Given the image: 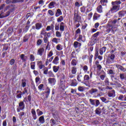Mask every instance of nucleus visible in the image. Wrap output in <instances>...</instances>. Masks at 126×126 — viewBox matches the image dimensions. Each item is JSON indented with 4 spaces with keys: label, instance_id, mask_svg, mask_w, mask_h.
Masks as SVG:
<instances>
[{
    "label": "nucleus",
    "instance_id": "f257e3e1",
    "mask_svg": "<svg viewBox=\"0 0 126 126\" xmlns=\"http://www.w3.org/2000/svg\"><path fill=\"white\" fill-rule=\"evenodd\" d=\"M115 55L111 54L110 56H109L106 60V63L107 64H111V63H114V61L115 60Z\"/></svg>",
    "mask_w": 126,
    "mask_h": 126
},
{
    "label": "nucleus",
    "instance_id": "f03ea898",
    "mask_svg": "<svg viewBox=\"0 0 126 126\" xmlns=\"http://www.w3.org/2000/svg\"><path fill=\"white\" fill-rule=\"evenodd\" d=\"M25 108V104H24V102H23V101H21L19 103V107L17 109V112L18 113H19L20 111H22L24 110Z\"/></svg>",
    "mask_w": 126,
    "mask_h": 126
},
{
    "label": "nucleus",
    "instance_id": "7ed1b4c3",
    "mask_svg": "<svg viewBox=\"0 0 126 126\" xmlns=\"http://www.w3.org/2000/svg\"><path fill=\"white\" fill-rule=\"evenodd\" d=\"M120 7H121V6L120 5H113L110 11L112 13L117 12V11H119V10H120Z\"/></svg>",
    "mask_w": 126,
    "mask_h": 126
},
{
    "label": "nucleus",
    "instance_id": "20e7f679",
    "mask_svg": "<svg viewBox=\"0 0 126 126\" xmlns=\"http://www.w3.org/2000/svg\"><path fill=\"white\" fill-rule=\"evenodd\" d=\"M48 83L50 84L52 86H54L55 84H56V82H57V80L55 78H49L48 79Z\"/></svg>",
    "mask_w": 126,
    "mask_h": 126
},
{
    "label": "nucleus",
    "instance_id": "39448f33",
    "mask_svg": "<svg viewBox=\"0 0 126 126\" xmlns=\"http://www.w3.org/2000/svg\"><path fill=\"white\" fill-rule=\"evenodd\" d=\"M104 85L101 84V86H99L98 88L100 91H104V90H106V89H112L111 87H109V86H107L105 88L103 87Z\"/></svg>",
    "mask_w": 126,
    "mask_h": 126
},
{
    "label": "nucleus",
    "instance_id": "423d86ee",
    "mask_svg": "<svg viewBox=\"0 0 126 126\" xmlns=\"http://www.w3.org/2000/svg\"><path fill=\"white\" fill-rule=\"evenodd\" d=\"M37 65L38 66L39 69H42L45 67V65L43 64V62L42 61H38L37 62Z\"/></svg>",
    "mask_w": 126,
    "mask_h": 126
},
{
    "label": "nucleus",
    "instance_id": "0eeeda50",
    "mask_svg": "<svg viewBox=\"0 0 126 126\" xmlns=\"http://www.w3.org/2000/svg\"><path fill=\"white\" fill-rule=\"evenodd\" d=\"M59 61H60V58L59 57L57 56L53 60L52 63H54V64H56V65H57V64H59Z\"/></svg>",
    "mask_w": 126,
    "mask_h": 126
},
{
    "label": "nucleus",
    "instance_id": "6e6552de",
    "mask_svg": "<svg viewBox=\"0 0 126 126\" xmlns=\"http://www.w3.org/2000/svg\"><path fill=\"white\" fill-rule=\"evenodd\" d=\"M31 113L32 115L33 120H37V115H36V111H35V109H32Z\"/></svg>",
    "mask_w": 126,
    "mask_h": 126
},
{
    "label": "nucleus",
    "instance_id": "1a4fd4ad",
    "mask_svg": "<svg viewBox=\"0 0 126 126\" xmlns=\"http://www.w3.org/2000/svg\"><path fill=\"white\" fill-rule=\"evenodd\" d=\"M106 50H107V47H103L101 48H100L99 49V54L102 56L104 53L106 52Z\"/></svg>",
    "mask_w": 126,
    "mask_h": 126
},
{
    "label": "nucleus",
    "instance_id": "9d476101",
    "mask_svg": "<svg viewBox=\"0 0 126 126\" xmlns=\"http://www.w3.org/2000/svg\"><path fill=\"white\" fill-rule=\"evenodd\" d=\"M44 51H45V49H44V48H43L38 49L37 50V55H39V56H42Z\"/></svg>",
    "mask_w": 126,
    "mask_h": 126
},
{
    "label": "nucleus",
    "instance_id": "9b49d317",
    "mask_svg": "<svg viewBox=\"0 0 126 126\" xmlns=\"http://www.w3.org/2000/svg\"><path fill=\"white\" fill-rule=\"evenodd\" d=\"M77 72V67L74 66L71 68V72L72 74H76Z\"/></svg>",
    "mask_w": 126,
    "mask_h": 126
},
{
    "label": "nucleus",
    "instance_id": "f8f14e48",
    "mask_svg": "<svg viewBox=\"0 0 126 126\" xmlns=\"http://www.w3.org/2000/svg\"><path fill=\"white\" fill-rule=\"evenodd\" d=\"M38 120L40 124H43L45 123V118H44V116L40 117Z\"/></svg>",
    "mask_w": 126,
    "mask_h": 126
},
{
    "label": "nucleus",
    "instance_id": "ddd939ff",
    "mask_svg": "<svg viewBox=\"0 0 126 126\" xmlns=\"http://www.w3.org/2000/svg\"><path fill=\"white\" fill-rule=\"evenodd\" d=\"M62 14H63V12H62L61 9H57V12H56L55 16L56 17H59V16H60V15H62Z\"/></svg>",
    "mask_w": 126,
    "mask_h": 126
},
{
    "label": "nucleus",
    "instance_id": "4468645a",
    "mask_svg": "<svg viewBox=\"0 0 126 126\" xmlns=\"http://www.w3.org/2000/svg\"><path fill=\"white\" fill-rule=\"evenodd\" d=\"M60 30L62 32H63V31H64V23H63V22L61 23L60 26Z\"/></svg>",
    "mask_w": 126,
    "mask_h": 126
},
{
    "label": "nucleus",
    "instance_id": "2eb2a0df",
    "mask_svg": "<svg viewBox=\"0 0 126 126\" xmlns=\"http://www.w3.org/2000/svg\"><path fill=\"white\" fill-rule=\"evenodd\" d=\"M56 4V2L52 1L48 5L49 8H54L55 7V5Z\"/></svg>",
    "mask_w": 126,
    "mask_h": 126
},
{
    "label": "nucleus",
    "instance_id": "dca6fc26",
    "mask_svg": "<svg viewBox=\"0 0 126 126\" xmlns=\"http://www.w3.org/2000/svg\"><path fill=\"white\" fill-rule=\"evenodd\" d=\"M100 18V15L98 14L97 13H95L94 15L93 19L94 20H97Z\"/></svg>",
    "mask_w": 126,
    "mask_h": 126
},
{
    "label": "nucleus",
    "instance_id": "f3484780",
    "mask_svg": "<svg viewBox=\"0 0 126 126\" xmlns=\"http://www.w3.org/2000/svg\"><path fill=\"white\" fill-rule=\"evenodd\" d=\"M35 28L36 30H40L42 28V24L37 23L35 24Z\"/></svg>",
    "mask_w": 126,
    "mask_h": 126
},
{
    "label": "nucleus",
    "instance_id": "a211bd4d",
    "mask_svg": "<svg viewBox=\"0 0 126 126\" xmlns=\"http://www.w3.org/2000/svg\"><path fill=\"white\" fill-rule=\"evenodd\" d=\"M98 92V90L96 89H92L89 91V93L91 94L92 95H93V94H95L96 92Z\"/></svg>",
    "mask_w": 126,
    "mask_h": 126
},
{
    "label": "nucleus",
    "instance_id": "6ab92c4d",
    "mask_svg": "<svg viewBox=\"0 0 126 126\" xmlns=\"http://www.w3.org/2000/svg\"><path fill=\"white\" fill-rule=\"evenodd\" d=\"M98 56H99V48L96 47L95 49V55H94L95 60L97 59Z\"/></svg>",
    "mask_w": 126,
    "mask_h": 126
},
{
    "label": "nucleus",
    "instance_id": "aec40b11",
    "mask_svg": "<svg viewBox=\"0 0 126 126\" xmlns=\"http://www.w3.org/2000/svg\"><path fill=\"white\" fill-rule=\"evenodd\" d=\"M126 14V11H121L119 12V15L120 17H123V16H125Z\"/></svg>",
    "mask_w": 126,
    "mask_h": 126
},
{
    "label": "nucleus",
    "instance_id": "412c9836",
    "mask_svg": "<svg viewBox=\"0 0 126 126\" xmlns=\"http://www.w3.org/2000/svg\"><path fill=\"white\" fill-rule=\"evenodd\" d=\"M81 46V43H79L77 41H75L74 42V48H78Z\"/></svg>",
    "mask_w": 126,
    "mask_h": 126
},
{
    "label": "nucleus",
    "instance_id": "4be33fe9",
    "mask_svg": "<svg viewBox=\"0 0 126 126\" xmlns=\"http://www.w3.org/2000/svg\"><path fill=\"white\" fill-rule=\"evenodd\" d=\"M52 41L53 43H55V44H59V42L60 41H61V39L60 38H53Z\"/></svg>",
    "mask_w": 126,
    "mask_h": 126
},
{
    "label": "nucleus",
    "instance_id": "5701e85b",
    "mask_svg": "<svg viewBox=\"0 0 126 126\" xmlns=\"http://www.w3.org/2000/svg\"><path fill=\"white\" fill-rule=\"evenodd\" d=\"M121 3H122V2L120 0H116L115 1L112 2V5H119V4H121Z\"/></svg>",
    "mask_w": 126,
    "mask_h": 126
},
{
    "label": "nucleus",
    "instance_id": "b1692460",
    "mask_svg": "<svg viewBox=\"0 0 126 126\" xmlns=\"http://www.w3.org/2000/svg\"><path fill=\"white\" fill-rule=\"evenodd\" d=\"M116 67L120 69V70H122V71H126V68H124L122 66H121L119 64L116 65Z\"/></svg>",
    "mask_w": 126,
    "mask_h": 126
},
{
    "label": "nucleus",
    "instance_id": "393cba45",
    "mask_svg": "<svg viewBox=\"0 0 126 126\" xmlns=\"http://www.w3.org/2000/svg\"><path fill=\"white\" fill-rule=\"evenodd\" d=\"M71 64L73 66H75L77 64V61L75 59H73L71 62Z\"/></svg>",
    "mask_w": 126,
    "mask_h": 126
},
{
    "label": "nucleus",
    "instance_id": "a878e982",
    "mask_svg": "<svg viewBox=\"0 0 126 126\" xmlns=\"http://www.w3.org/2000/svg\"><path fill=\"white\" fill-rule=\"evenodd\" d=\"M77 85V82H76V80L74 79V80H72L71 83V86L75 87Z\"/></svg>",
    "mask_w": 126,
    "mask_h": 126
},
{
    "label": "nucleus",
    "instance_id": "bb28decb",
    "mask_svg": "<svg viewBox=\"0 0 126 126\" xmlns=\"http://www.w3.org/2000/svg\"><path fill=\"white\" fill-rule=\"evenodd\" d=\"M38 90H40V91H44L45 90L44 89V84H41L39 85L38 87Z\"/></svg>",
    "mask_w": 126,
    "mask_h": 126
},
{
    "label": "nucleus",
    "instance_id": "cd10ccee",
    "mask_svg": "<svg viewBox=\"0 0 126 126\" xmlns=\"http://www.w3.org/2000/svg\"><path fill=\"white\" fill-rule=\"evenodd\" d=\"M50 30H54V26H48L46 28V31H50Z\"/></svg>",
    "mask_w": 126,
    "mask_h": 126
},
{
    "label": "nucleus",
    "instance_id": "c85d7f7f",
    "mask_svg": "<svg viewBox=\"0 0 126 126\" xmlns=\"http://www.w3.org/2000/svg\"><path fill=\"white\" fill-rule=\"evenodd\" d=\"M53 71L56 73L57 71H59V69H60V66H54L53 67Z\"/></svg>",
    "mask_w": 126,
    "mask_h": 126
},
{
    "label": "nucleus",
    "instance_id": "c756f323",
    "mask_svg": "<svg viewBox=\"0 0 126 126\" xmlns=\"http://www.w3.org/2000/svg\"><path fill=\"white\" fill-rule=\"evenodd\" d=\"M56 49L58 51H62L63 50V46L61 44H58L56 46Z\"/></svg>",
    "mask_w": 126,
    "mask_h": 126
},
{
    "label": "nucleus",
    "instance_id": "7c9ffc66",
    "mask_svg": "<svg viewBox=\"0 0 126 126\" xmlns=\"http://www.w3.org/2000/svg\"><path fill=\"white\" fill-rule=\"evenodd\" d=\"M108 96L112 97L113 98H114V97L115 96V90H113L112 93H109L108 94Z\"/></svg>",
    "mask_w": 126,
    "mask_h": 126
},
{
    "label": "nucleus",
    "instance_id": "2f4dec72",
    "mask_svg": "<svg viewBox=\"0 0 126 126\" xmlns=\"http://www.w3.org/2000/svg\"><path fill=\"white\" fill-rule=\"evenodd\" d=\"M97 10L99 13H101V12H103V10H102V6L101 5H99L97 7Z\"/></svg>",
    "mask_w": 126,
    "mask_h": 126
},
{
    "label": "nucleus",
    "instance_id": "473e14b6",
    "mask_svg": "<svg viewBox=\"0 0 126 126\" xmlns=\"http://www.w3.org/2000/svg\"><path fill=\"white\" fill-rule=\"evenodd\" d=\"M112 27L111 26L108 25L107 26L106 32H107V33H109L111 31V30L112 29Z\"/></svg>",
    "mask_w": 126,
    "mask_h": 126
},
{
    "label": "nucleus",
    "instance_id": "72a5a7b5",
    "mask_svg": "<svg viewBox=\"0 0 126 126\" xmlns=\"http://www.w3.org/2000/svg\"><path fill=\"white\" fill-rule=\"evenodd\" d=\"M100 99L101 100L102 102H103V103H109V102H111L109 101H107V99L104 97H100Z\"/></svg>",
    "mask_w": 126,
    "mask_h": 126
},
{
    "label": "nucleus",
    "instance_id": "f704fd0d",
    "mask_svg": "<svg viewBox=\"0 0 126 126\" xmlns=\"http://www.w3.org/2000/svg\"><path fill=\"white\" fill-rule=\"evenodd\" d=\"M120 76L121 79H125L126 80V74H120Z\"/></svg>",
    "mask_w": 126,
    "mask_h": 126
},
{
    "label": "nucleus",
    "instance_id": "c9c22d12",
    "mask_svg": "<svg viewBox=\"0 0 126 126\" xmlns=\"http://www.w3.org/2000/svg\"><path fill=\"white\" fill-rule=\"evenodd\" d=\"M101 4L102 5H107V3L108 1L107 0H101L100 1Z\"/></svg>",
    "mask_w": 126,
    "mask_h": 126
},
{
    "label": "nucleus",
    "instance_id": "e433bc0d",
    "mask_svg": "<svg viewBox=\"0 0 126 126\" xmlns=\"http://www.w3.org/2000/svg\"><path fill=\"white\" fill-rule=\"evenodd\" d=\"M36 113L38 116H42V115H43V112L41 111L39 109L36 110Z\"/></svg>",
    "mask_w": 126,
    "mask_h": 126
},
{
    "label": "nucleus",
    "instance_id": "4c0bfd02",
    "mask_svg": "<svg viewBox=\"0 0 126 126\" xmlns=\"http://www.w3.org/2000/svg\"><path fill=\"white\" fill-rule=\"evenodd\" d=\"M48 75L49 76V77H55L56 76H55V74H54V73H53V71H49L48 72Z\"/></svg>",
    "mask_w": 126,
    "mask_h": 126
},
{
    "label": "nucleus",
    "instance_id": "58836bf2",
    "mask_svg": "<svg viewBox=\"0 0 126 126\" xmlns=\"http://www.w3.org/2000/svg\"><path fill=\"white\" fill-rule=\"evenodd\" d=\"M47 34V32H46V30L45 29H42L40 32V35H43V36H45Z\"/></svg>",
    "mask_w": 126,
    "mask_h": 126
},
{
    "label": "nucleus",
    "instance_id": "ea45409f",
    "mask_svg": "<svg viewBox=\"0 0 126 126\" xmlns=\"http://www.w3.org/2000/svg\"><path fill=\"white\" fill-rule=\"evenodd\" d=\"M83 37H82V35H79V37L78 38V40L77 41H79V42H85V40H82L83 39Z\"/></svg>",
    "mask_w": 126,
    "mask_h": 126
},
{
    "label": "nucleus",
    "instance_id": "a19ab883",
    "mask_svg": "<svg viewBox=\"0 0 126 126\" xmlns=\"http://www.w3.org/2000/svg\"><path fill=\"white\" fill-rule=\"evenodd\" d=\"M56 36L58 37V38H61V37H62V33L60 32L57 31L56 32Z\"/></svg>",
    "mask_w": 126,
    "mask_h": 126
},
{
    "label": "nucleus",
    "instance_id": "79ce46f5",
    "mask_svg": "<svg viewBox=\"0 0 126 126\" xmlns=\"http://www.w3.org/2000/svg\"><path fill=\"white\" fill-rule=\"evenodd\" d=\"M30 60L31 62H34V61H35V56H34L33 55L31 54L30 55Z\"/></svg>",
    "mask_w": 126,
    "mask_h": 126
},
{
    "label": "nucleus",
    "instance_id": "37998d69",
    "mask_svg": "<svg viewBox=\"0 0 126 126\" xmlns=\"http://www.w3.org/2000/svg\"><path fill=\"white\" fill-rule=\"evenodd\" d=\"M22 86L24 88L26 86V80H22Z\"/></svg>",
    "mask_w": 126,
    "mask_h": 126
},
{
    "label": "nucleus",
    "instance_id": "c03bdc74",
    "mask_svg": "<svg viewBox=\"0 0 126 126\" xmlns=\"http://www.w3.org/2000/svg\"><path fill=\"white\" fill-rule=\"evenodd\" d=\"M95 101H96V99H90V102L91 105H93V106L95 105Z\"/></svg>",
    "mask_w": 126,
    "mask_h": 126
},
{
    "label": "nucleus",
    "instance_id": "a18cd8bd",
    "mask_svg": "<svg viewBox=\"0 0 126 126\" xmlns=\"http://www.w3.org/2000/svg\"><path fill=\"white\" fill-rule=\"evenodd\" d=\"M63 20V17L61 16L59 18L57 19L58 22H62Z\"/></svg>",
    "mask_w": 126,
    "mask_h": 126
},
{
    "label": "nucleus",
    "instance_id": "49530a36",
    "mask_svg": "<svg viewBox=\"0 0 126 126\" xmlns=\"http://www.w3.org/2000/svg\"><path fill=\"white\" fill-rule=\"evenodd\" d=\"M83 70H84V72H87V70H88V66L87 65H85L83 67Z\"/></svg>",
    "mask_w": 126,
    "mask_h": 126
},
{
    "label": "nucleus",
    "instance_id": "de8ad7c7",
    "mask_svg": "<svg viewBox=\"0 0 126 126\" xmlns=\"http://www.w3.org/2000/svg\"><path fill=\"white\" fill-rule=\"evenodd\" d=\"M53 55H54V53H53V51H50L49 52V53H48V55H47V58H51V57H52V56H53Z\"/></svg>",
    "mask_w": 126,
    "mask_h": 126
},
{
    "label": "nucleus",
    "instance_id": "09e8293b",
    "mask_svg": "<svg viewBox=\"0 0 126 126\" xmlns=\"http://www.w3.org/2000/svg\"><path fill=\"white\" fill-rule=\"evenodd\" d=\"M20 58L23 62H25V55L24 54L21 55Z\"/></svg>",
    "mask_w": 126,
    "mask_h": 126
},
{
    "label": "nucleus",
    "instance_id": "8fccbe9b",
    "mask_svg": "<svg viewBox=\"0 0 126 126\" xmlns=\"http://www.w3.org/2000/svg\"><path fill=\"white\" fill-rule=\"evenodd\" d=\"M69 38V33L68 32H66L65 33V40H68Z\"/></svg>",
    "mask_w": 126,
    "mask_h": 126
},
{
    "label": "nucleus",
    "instance_id": "3c124183",
    "mask_svg": "<svg viewBox=\"0 0 126 126\" xmlns=\"http://www.w3.org/2000/svg\"><path fill=\"white\" fill-rule=\"evenodd\" d=\"M50 123H51V124H52V125H53V126H55V125H56V124H57V122H56V121H55V120H54V119H51V120H50Z\"/></svg>",
    "mask_w": 126,
    "mask_h": 126
},
{
    "label": "nucleus",
    "instance_id": "603ef678",
    "mask_svg": "<svg viewBox=\"0 0 126 126\" xmlns=\"http://www.w3.org/2000/svg\"><path fill=\"white\" fill-rule=\"evenodd\" d=\"M31 67L32 69H35V63H31Z\"/></svg>",
    "mask_w": 126,
    "mask_h": 126
},
{
    "label": "nucleus",
    "instance_id": "864d4df0",
    "mask_svg": "<svg viewBox=\"0 0 126 126\" xmlns=\"http://www.w3.org/2000/svg\"><path fill=\"white\" fill-rule=\"evenodd\" d=\"M84 80H89L90 79V77H89V76L88 75H86L84 77Z\"/></svg>",
    "mask_w": 126,
    "mask_h": 126
},
{
    "label": "nucleus",
    "instance_id": "5fc2aeb1",
    "mask_svg": "<svg viewBox=\"0 0 126 126\" xmlns=\"http://www.w3.org/2000/svg\"><path fill=\"white\" fill-rule=\"evenodd\" d=\"M43 41H44V43H48V39L46 36H44V37L43 38Z\"/></svg>",
    "mask_w": 126,
    "mask_h": 126
},
{
    "label": "nucleus",
    "instance_id": "6e6d98bb",
    "mask_svg": "<svg viewBox=\"0 0 126 126\" xmlns=\"http://www.w3.org/2000/svg\"><path fill=\"white\" fill-rule=\"evenodd\" d=\"M85 7H82L80 8V11L81 12H83V13H84V12H85Z\"/></svg>",
    "mask_w": 126,
    "mask_h": 126
},
{
    "label": "nucleus",
    "instance_id": "4d7b16f0",
    "mask_svg": "<svg viewBox=\"0 0 126 126\" xmlns=\"http://www.w3.org/2000/svg\"><path fill=\"white\" fill-rule=\"evenodd\" d=\"M100 105V101L99 100L95 99V107H98Z\"/></svg>",
    "mask_w": 126,
    "mask_h": 126
},
{
    "label": "nucleus",
    "instance_id": "13d9d810",
    "mask_svg": "<svg viewBox=\"0 0 126 126\" xmlns=\"http://www.w3.org/2000/svg\"><path fill=\"white\" fill-rule=\"evenodd\" d=\"M14 63H15V60H14V59H11L10 61V64H11V65H13V64H14Z\"/></svg>",
    "mask_w": 126,
    "mask_h": 126
},
{
    "label": "nucleus",
    "instance_id": "bf43d9fd",
    "mask_svg": "<svg viewBox=\"0 0 126 126\" xmlns=\"http://www.w3.org/2000/svg\"><path fill=\"white\" fill-rule=\"evenodd\" d=\"M78 90L81 92L84 91V88H83V87H79Z\"/></svg>",
    "mask_w": 126,
    "mask_h": 126
},
{
    "label": "nucleus",
    "instance_id": "052dcab7",
    "mask_svg": "<svg viewBox=\"0 0 126 126\" xmlns=\"http://www.w3.org/2000/svg\"><path fill=\"white\" fill-rule=\"evenodd\" d=\"M95 113L96 114H97V115H100V114H101V110L99 109H97L95 110Z\"/></svg>",
    "mask_w": 126,
    "mask_h": 126
},
{
    "label": "nucleus",
    "instance_id": "680f3d73",
    "mask_svg": "<svg viewBox=\"0 0 126 126\" xmlns=\"http://www.w3.org/2000/svg\"><path fill=\"white\" fill-rule=\"evenodd\" d=\"M75 6H76V7H79L81 6V5L79 4V2H78V1H76L75 3Z\"/></svg>",
    "mask_w": 126,
    "mask_h": 126
},
{
    "label": "nucleus",
    "instance_id": "e2e57ef3",
    "mask_svg": "<svg viewBox=\"0 0 126 126\" xmlns=\"http://www.w3.org/2000/svg\"><path fill=\"white\" fill-rule=\"evenodd\" d=\"M48 13L51 16H53V15H54V12H53L51 10H48Z\"/></svg>",
    "mask_w": 126,
    "mask_h": 126
},
{
    "label": "nucleus",
    "instance_id": "0e129e2a",
    "mask_svg": "<svg viewBox=\"0 0 126 126\" xmlns=\"http://www.w3.org/2000/svg\"><path fill=\"white\" fill-rule=\"evenodd\" d=\"M28 93V90L26 89V88H25L24 89V91H23L22 94L24 95V94H27Z\"/></svg>",
    "mask_w": 126,
    "mask_h": 126
},
{
    "label": "nucleus",
    "instance_id": "69168bd1",
    "mask_svg": "<svg viewBox=\"0 0 126 126\" xmlns=\"http://www.w3.org/2000/svg\"><path fill=\"white\" fill-rule=\"evenodd\" d=\"M108 73L109 74H115V72L112 69L109 70Z\"/></svg>",
    "mask_w": 126,
    "mask_h": 126
},
{
    "label": "nucleus",
    "instance_id": "338daca9",
    "mask_svg": "<svg viewBox=\"0 0 126 126\" xmlns=\"http://www.w3.org/2000/svg\"><path fill=\"white\" fill-rule=\"evenodd\" d=\"M41 44H42V40L38 39L37 42V45L39 46V45H41Z\"/></svg>",
    "mask_w": 126,
    "mask_h": 126
},
{
    "label": "nucleus",
    "instance_id": "774afa93",
    "mask_svg": "<svg viewBox=\"0 0 126 126\" xmlns=\"http://www.w3.org/2000/svg\"><path fill=\"white\" fill-rule=\"evenodd\" d=\"M104 82H105L106 85H109V79H105Z\"/></svg>",
    "mask_w": 126,
    "mask_h": 126
}]
</instances>
